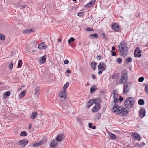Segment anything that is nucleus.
<instances>
[{"label": "nucleus", "mask_w": 148, "mask_h": 148, "mask_svg": "<svg viewBox=\"0 0 148 148\" xmlns=\"http://www.w3.org/2000/svg\"><path fill=\"white\" fill-rule=\"evenodd\" d=\"M129 108L127 107L123 109L122 107H118V105H115L112 108L111 110L114 113L115 112L116 114L126 116L128 113Z\"/></svg>", "instance_id": "1"}, {"label": "nucleus", "mask_w": 148, "mask_h": 148, "mask_svg": "<svg viewBox=\"0 0 148 148\" xmlns=\"http://www.w3.org/2000/svg\"><path fill=\"white\" fill-rule=\"evenodd\" d=\"M128 79V72L125 70H123L121 73V77L119 80L120 83L125 84Z\"/></svg>", "instance_id": "2"}, {"label": "nucleus", "mask_w": 148, "mask_h": 148, "mask_svg": "<svg viewBox=\"0 0 148 148\" xmlns=\"http://www.w3.org/2000/svg\"><path fill=\"white\" fill-rule=\"evenodd\" d=\"M134 102V99L132 97H130L126 99L124 102V104L126 106H129L130 108L132 106Z\"/></svg>", "instance_id": "3"}, {"label": "nucleus", "mask_w": 148, "mask_h": 148, "mask_svg": "<svg viewBox=\"0 0 148 148\" xmlns=\"http://www.w3.org/2000/svg\"><path fill=\"white\" fill-rule=\"evenodd\" d=\"M66 92L65 90L61 91L59 93L60 100L61 101L65 100L66 98Z\"/></svg>", "instance_id": "4"}, {"label": "nucleus", "mask_w": 148, "mask_h": 148, "mask_svg": "<svg viewBox=\"0 0 148 148\" xmlns=\"http://www.w3.org/2000/svg\"><path fill=\"white\" fill-rule=\"evenodd\" d=\"M142 51L138 47H137L134 51V56L135 57H140L142 56L141 54Z\"/></svg>", "instance_id": "5"}, {"label": "nucleus", "mask_w": 148, "mask_h": 148, "mask_svg": "<svg viewBox=\"0 0 148 148\" xmlns=\"http://www.w3.org/2000/svg\"><path fill=\"white\" fill-rule=\"evenodd\" d=\"M28 141L26 139H23L17 143L18 145L21 147H25L28 143Z\"/></svg>", "instance_id": "6"}, {"label": "nucleus", "mask_w": 148, "mask_h": 148, "mask_svg": "<svg viewBox=\"0 0 148 148\" xmlns=\"http://www.w3.org/2000/svg\"><path fill=\"white\" fill-rule=\"evenodd\" d=\"M120 55L123 57H125L128 54V49H125L124 50H119Z\"/></svg>", "instance_id": "7"}, {"label": "nucleus", "mask_w": 148, "mask_h": 148, "mask_svg": "<svg viewBox=\"0 0 148 148\" xmlns=\"http://www.w3.org/2000/svg\"><path fill=\"white\" fill-rule=\"evenodd\" d=\"M106 64L104 62H101L98 65V69L99 70H101L102 71H104L106 69Z\"/></svg>", "instance_id": "8"}, {"label": "nucleus", "mask_w": 148, "mask_h": 148, "mask_svg": "<svg viewBox=\"0 0 148 148\" xmlns=\"http://www.w3.org/2000/svg\"><path fill=\"white\" fill-rule=\"evenodd\" d=\"M112 27V29L116 32L120 31L121 29L120 27L116 23H113Z\"/></svg>", "instance_id": "9"}, {"label": "nucleus", "mask_w": 148, "mask_h": 148, "mask_svg": "<svg viewBox=\"0 0 148 148\" xmlns=\"http://www.w3.org/2000/svg\"><path fill=\"white\" fill-rule=\"evenodd\" d=\"M118 47L119 50H124L125 49H128L126 44L124 42H122Z\"/></svg>", "instance_id": "10"}, {"label": "nucleus", "mask_w": 148, "mask_h": 148, "mask_svg": "<svg viewBox=\"0 0 148 148\" xmlns=\"http://www.w3.org/2000/svg\"><path fill=\"white\" fill-rule=\"evenodd\" d=\"M128 83L125 84L123 87V92L124 93L126 94L130 90V86L128 85Z\"/></svg>", "instance_id": "11"}, {"label": "nucleus", "mask_w": 148, "mask_h": 148, "mask_svg": "<svg viewBox=\"0 0 148 148\" xmlns=\"http://www.w3.org/2000/svg\"><path fill=\"white\" fill-rule=\"evenodd\" d=\"M145 110L144 108H141L140 110V117L141 118H143L145 116Z\"/></svg>", "instance_id": "12"}, {"label": "nucleus", "mask_w": 148, "mask_h": 148, "mask_svg": "<svg viewBox=\"0 0 148 148\" xmlns=\"http://www.w3.org/2000/svg\"><path fill=\"white\" fill-rule=\"evenodd\" d=\"M46 55H45L39 58L38 59V62L40 64H42L45 63L46 60Z\"/></svg>", "instance_id": "13"}, {"label": "nucleus", "mask_w": 148, "mask_h": 148, "mask_svg": "<svg viewBox=\"0 0 148 148\" xmlns=\"http://www.w3.org/2000/svg\"><path fill=\"white\" fill-rule=\"evenodd\" d=\"M132 136L134 139L138 140H141V138L139 134L137 133H134L132 134Z\"/></svg>", "instance_id": "14"}, {"label": "nucleus", "mask_w": 148, "mask_h": 148, "mask_svg": "<svg viewBox=\"0 0 148 148\" xmlns=\"http://www.w3.org/2000/svg\"><path fill=\"white\" fill-rule=\"evenodd\" d=\"M64 134H60L58 135L56 138V140L58 141H61L64 138Z\"/></svg>", "instance_id": "15"}, {"label": "nucleus", "mask_w": 148, "mask_h": 148, "mask_svg": "<svg viewBox=\"0 0 148 148\" xmlns=\"http://www.w3.org/2000/svg\"><path fill=\"white\" fill-rule=\"evenodd\" d=\"M100 105L99 104H96L94 108L92 109V111L94 112H97L100 109Z\"/></svg>", "instance_id": "16"}, {"label": "nucleus", "mask_w": 148, "mask_h": 148, "mask_svg": "<svg viewBox=\"0 0 148 148\" xmlns=\"http://www.w3.org/2000/svg\"><path fill=\"white\" fill-rule=\"evenodd\" d=\"M38 47L39 49L42 50L45 49L47 46L44 42H42L39 45Z\"/></svg>", "instance_id": "17"}, {"label": "nucleus", "mask_w": 148, "mask_h": 148, "mask_svg": "<svg viewBox=\"0 0 148 148\" xmlns=\"http://www.w3.org/2000/svg\"><path fill=\"white\" fill-rule=\"evenodd\" d=\"M95 101L94 99H92L90 100L87 103V105L86 106V107L87 108H89L91 106L93 103H94Z\"/></svg>", "instance_id": "18"}, {"label": "nucleus", "mask_w": 148, "mask_h": 148, "mask_svg": "<svg viewBox=\"0 0 148 148\" xmlns=\"http://www.w3.org/2000/svg\"><path fill=\"white\" fill-rule=\"evenodd\" d=\"M95 0H92L90 1L85 6L87 8H89L92 6L95 3Z\"/></svg>", "instance_id": "19"}, {"label": "nucleus", "mask_w": 148, "mask_h": 148, "mask_svg": "<svg viewBox=\"0 0 148 148\" xmlns=\"http://www.w3.org/2000/svg\"><path fill=\"white\" fill-rule=\"evenodd\" d=\"M58 144L57 142L55 140H52L50 144V146L53 148L55 147Z\"/></svg>", "instance_id": "20"}, {"label": "nucleus", "mask_w": 148, "mask_h": 148, "mask_svg": "<svg viewBox=\"0 0 148 148\" xmlns=\"http://www.w3.org/2000/svg\"><path fill=\"white\" fill-rule=\"evenodd\" d=\"M34 31V29H30L24 30L23 33L24 34H29L33 32Z\"/></svg>", "instance_id": "21"}, {"label": "nucleus", "mask_w": 148, "mask_h": 148, "mask_svg": "<svg viewBox=\"0 0 148 148\" xmlns=\"http://www.w3.org/2000/svg\"><path fill=\"white\" fill-rule=\"evenodd\" d=\"M44 142V141L43 140H41L36 143L34 144L33 146L34 147H37L43 144Z\"/></svg>", "instance_id": "22"}, {"label": "nucleus", "mask_w": 148, "mask_h": 148, "mask_svg": "<svg viewBox=\"0 0 148 148\" xmlns=\"http://www.w3.org/2000/svg\"><path fill=\"white\" fill-rule=\"evenodd\" d=\"M35 91L34 92V95L35 96H38L40 94V88L38 87H36L35 89Z\"/></svg>", "instance_id": "23"}, {"label": "nucleus", "mask_w": 148, "mask_h": 148, "mask_svg": "<svg viewBox=\"0 0 148 148\" xmlns=\"http://www.w3.org/2000/svg\"><path fill=\"white\" fill-rule=\"evenodd\" d=\"M90 37L91 39H94V38H97L98 37V36L97 34L95 33L90 34Z\"/></svg>", "instance_id": "24"}, {"label": "nucleus", "mask_w": 148, "mask_h": 148, "mask_svg": "<svg viewBox=\"0 0 148 148\" xmlns=\"http://www.w3.org/2000/svg\"><path fill=\"white\" fill-rule=\"evenodd\" d=\"M101 117V114L100 113H97L94 116V119L95 120H98Z\"/></svg>", "instance_id": "25"}, {"label": "nucleus", "mask_w": 148, "mask_h": 148, "mask_svg": "<svg viewBox=\"0 0 148 148\" xmlns=\"http://www.w3.org/2000/svg\"><path fill=\"white\" fill-rule=\"evenodd\" d=\"M37 112H34L32 113V115L31 116V117L32 119H34L37 116Z\"/></svg>", "instance_id": "26"}, {"label": "nucleus", "mask_w": 148, "mask_h": 148, "mask_svg": "<svg viewBox=\"0 0 148 148\" xmlns=\"http://www.w3.org/2000/svg\"><path fill=\"white\" fill-rule=\"evenodd\" d=\"M109 134L110 139L114 140L116 138V136L114 134L112 133H109Z\"/></svg>", "instance_id": "27"}, {"label": "nucleus", "mask_w": 148, "mask_h": 148, "mask_svg": "<svg viewBox=\"0 0 148 148\" xmlns=\"http://www.w3.org/2000/svg\"><path fill=\"white\" fill-rule=\"evenodd\" d=\"M94 103L95 104H99V103L101 102V99H100L97 98L94 100Z\"/></svg>", "instance_id": "28"}, {"label": "nucleus", "mask_w": 148, "mask_h": 148, "mask_svg": "<svg viewBox=\"0 0 148 148\" xmlns=\"http://www.w3.org/2000/svg\"><path fill=\"white\" fill-rule=\"evenodd\" d=\"M97 90V88L95 85H93L90 89V91L91 93Z\"/></svg>", "instance_id": "29"}, {"label": "nucleus", "mask_w": 148, "mask_h": 148, "mask_svg": "<svg viewBox=\"0 0 148 148\" xmlns=\"http://www.w3.org/2000/svg\"><path fill=\"white\" fill-rule=\"evenodd\" d=\"M96 64L97 63L94 62H92L91 64V67L94 71L96 69L95 66Z\"/></svg>", "instance_id": "30"}, {"label": "nucleus", "mask_w": 148, "mask_h": 148, "mask_svg": "<svg viewBox=\"0 0 148 148\" xmlns=\"http://www.w3.org/2000/svg\"><path fill=\"white\" fill-rule=\"evenodd\" d=\"M25 93L26 91L25 90H23L22 91L19 95V97H23L25 96Z\"/></svg>", "instance_id": "31"}, {"label": "nucleus", "mask_w": 148, "mask_h": 148, "mask_svg": "<svg viewBox=\"0 0 148 148\" xmlns=\"http://www.w3.org/2000/svg\"><path fill=\"white\" fill-rule=\"evenodd\" d=\"M27 134L25 131H23L21 132L20 135L21 136H25L27 135Z\"/></svg>", "instance_id": "32"}, {"label": "nucleus", "mask_w": 148, "mask_h": 148, "mask_svg": "<svg viewBox=\"0 0 148 148\" xmlns=\"http://www.w3.org/2000/svg\"><path fill=\"white\" fill-rule=\"evenodd\" d=\"M138 103L139 105H143L144 104V101L142 99H140L138 101Z\"/></svg>", "instance_id": "33"}, {"label": "nucleus", "mask_w": 148, "mask_h": 148, "mask_svg": "<svg viewBox=\"0 0 148 148\" xmlns=\"http://www.w3.org/2000/svg\"><path fill=\"white\" fill-rule=\"evenodd\" d=\"M116 90H114L113 92V93L114 95V98H117V97L118 96V94L117 93H116Z\"/></svg>", "instance_id": "34"}, {"label": "nucleus", "mask_w": 148, "mask_h": 148, "mask_svg": "<svg viewBox=\"0 0 148 148\" xmlns=\"http://www.w3.org/2000/svg\"><path fill=\"white\" fill-rule=\"evenodd\" d=\"M132 58L130 57H127L126 60V63L128 64L129 63L131 62L132 61Z\"/></svg>", "instance_id": "35"}, {"label": "nucleus", "mask_w": 148, "mask_h": 148, "mask_svg": "<svg viewBox=\"0 0 148 148\" xmlns=\"http://www.w3.org/2000/svg\"><path fill=\"white\" fill-rule=\"evenodd\" d=\"M69 85V83L68 82H66L63 88V89L64 90H65L66 91V90L67 87H68Z\"/></svg>", "instance_id": "36"}, {"label": "nucleus", "mask_w": 148, "mask_h": 148, "mask_svg": "<svg viewBox=\"0 0 148 148\" xmlns=\"http://www.w3.org/2000/svg\"><path fill=\"white\" fill-rule=\"evenodd\" d=\"M118 74L115 73L112 76V78L114 79H117L118 77Z\"/></svg>", "instance_id": "37"}, {"label": "nucleus", "mask_w": 148, "mask_h": 148, "mask_svg": "<svg viewBox=\"0 0 148 148\" xmlns=\"http://www.w3.org/2000/svg\"><path fill=\"white\" fill-rule=\"evenodd\" d=\"M75 41L74 38L73 37H71L70 39H69L68 41V44H70L71 42H74Z\"/></svg>", "instance_id": "38"}, {"label": "nucleus", "mask_w": 148, "mask_h": 148, "mask_svg": "<svg viewBox=\"0 0 148 148\" xmlns=\"http://www.w3.org/2000/svg\"><path fill=\"white\" fill-rule=\"evenodd\" d=\"M5 36L3 34H1L0 33V39L2 40H3L5 39Z\"/></svg>", "instance_id": "39"}, {"label": "nucleus", "mask_w": 148, "mask_h": 148, "mask_svg": "<svg viewBox=\"0 0 148 148\" xmlns=\"http://www.w3.org/2000/svg\"><path fill=\"white\" fill-rule=\"evenodd\" d=\"M13 66V64L12 62H10L9 65V68L11 70L12 69Z\"/></svg>", "instance_id": "40"}, {"label": "nucleus", "mask_w": 148, "mask_h": 148, "mask_svg": "<svg viewBox=\"0 0 148 148\" xmlns=\"http://www.w3.org/2000/svg\"><path fill=\"white\" fill-rule=\"evenodd\" d=\"M117 62L119 64H120L122 62V59L121 58H118L117 59Z\"/></svg>", "instance_id": "41"}, {"label": "nucleus", "mask_w": 148, "mask_h": 148, "mask_svg": "<svg viewBox=\"0 0 148 148\" xmlns=\"http://www.w3.org/2000/svg\"><path fill=\"white\" fill-rule=\"evenodd\" d=\"M84 13L83 12H79L78 13V16L79 17L82 16L84 15Z\"/></svg>", "instance_id": "42"}, {"label": "nucleus", "mask_w": 148, "mask_h": 148, "mask_svg": "<svg viewBox=\"0 0 148 148\" xmlns=\"http://www.w3.org/2000/svg\"><path fill=\"white\" fill-rule=\"evenodd\" d=\"M145 90L146 92L148 94V84L145 87Z\"/></svg>", "instance_id": "43"}, {"label": "nucleus", "mask_w": 148, "mask_h": 148, "mask_svg": "<svg viewBox=\"0 0 148 148\" xmlns=\"http://www.w3.org/2000/svg\"><path fill=\"white\" fill-rule=\"evenodd\" d=\"M144 80V78L143 77H140L138 79L139 82H143Z\"/></svg>", "instance_id": "44"}, {"label": "nucleus", "mask_w": 148, "mask_h": 148, "mask_svg": "<svg viewBox=\"0 0 148 148\" xmlns=\"http://www.w3.org/2000/svg\"><path fill=\"white\" fill-rule=\"evenodd\" d=\"M114 99V100L112 102H113L114 103L115 102V103H118L119 101V100L117 98H115Z\"/></svg>", "instance_id": "45"}, {"label": "nucleus", "mask_w": 148, "mask_h": 148, "mask_svg": "<svg viewBox=\"0 0 148 148\" xmlns=\"http://www.w3.org/2000/svg\"><path fill=\"white\" fill-rule=\"evenodd\" d=\"M86 30L88 31H93V29L91 28H88L86 29Z\"/></svg>", "instance_id": "46"}, {"label": "nucleus", "mask_w": 148, "mask_h": 148, "mask_svg": "<svg viewBox=\"0 0 148 148\" xmlns=\"http://www.w3.org/2000/svg\"><path fill=\"white\" fill-rule=\"evenodd\" d=\"M10 94V92H6L5 94V96H9Z\"/></svg>", "instance_id": "47"}, {"label": "nucleus", "mask_w": 148, "mask_h": 148, "mask_svg": "<svg viewBox=\"0 0 148 148\" xmlns=\"http://www.w3.org/2000/svg\"><path fill=\"white\" fill-rule=\"evenodd\" d=\"M119 100L120 102H121L123 100V98L121 97V96H120Z\"/></svg>", "instance_id": "48"}, {"label": "nucleus", "mask_w": 148, "mask_h": 148, "mask_svg": "<svg viewBox=\"0 0 148 148\" xmlns=\"http://www.w3.org/2000/svg\"><path fill=\"white\" fill-rule=\"evenodd\" d=\"M145 145V143L144 142H142V143H140V144H138L139 146L140 147L143 146Z\"/></svg>", "instance_id": "49"}, {"label": "nucleus", "mask_w": 148, "mask_h": 148, "mask_svg": "<svg viewBox=\"0 0 148 148\" xmlns=\"http://www.w3.org/2000/svg\"><path fill=\"white\" fill-rule=\"evenodd\" d=\"M69 63V61L68 60H67V59H66L64 60V64H67Z\"/></svg>", "instance_id": "50"}, {"label": "nucleus", "mask_w": 148, "mask_h": 148, "mask_svg": "<svg viewBox=\"0 0 148 148\" xmlns=\"http://www.w3.org/2000/svg\"><path fill=\"white\" fill-rule=\"evenodd\" d=\"M111 55L113 56H115L116 55V53L115 51L112 52Z\"/></svg>", "instance_id": "51"}, {"label": "nucleus", "mask_w": 148, "mask_h": 148, "mask_svg": "<svg viewBox=\"0 0 148 148\" xmlns=\"http://www.w3.org/2000/svg\"><path fill=\"white\" fill-rule=\"evenodd\" d=\"M96 58L97 60H99L101 59V56L100 55H98L97 56Z\"/></svg>", "instance_id": "52"}, {"label": "nucleus", "mask_w": 148, "mask_h": 148, "mask_svg": "<svg viewBox=\"0 0 148 148\" xmlns=\"http://www.w3.org/2000/svg\"><path fill=\"white\" fill-rule=\"evenodd\" d=\"M92 78L95 80L96 79V77H95V76L94 75V74H92Z\"/></svg>", "instance_id": "53"}, {"label": "nucleus", "mask_w": 148, "mask_h": 148, "mask_svg": "<svg viewBox=\"0 0 148 148\" xmlns=\"http://www.w3.org/2000/svg\"><path fill=\"white\" fill-rule=\"evenodd\" d=\"M88 126L90 128H92V124L91 123H89L88 124Z\"/></svg>", "instance_id": "54"}, {"label": "nucleus", "mask_w": 148, "mask_h": 148, "mask_svg": "<svg viewBox=\"0 0 148 148\" xmlns=\"http://www.w3.org/2000/svg\"><path fill=\"white\" fill-rule=\"evenodd\" d=\"M101 35L104 38H105L106 37V35L104 33H102Z\"/></svg>", "instance_id": "55"}, {"label": "nucleus", "mask_w": 148, "mask_h": 148, "mask_svg": "<svg viewBox=\"0 0 148 148\" xmlns=\"http://www.w3.org/2000/svg\"><path fill=\"white\" fill-rule=\"evenodd\" d=\"M26 5H23L22 6V8H21L20 9H24V8H25L26 7Z\"/></svg>", "instance_id": "56"}, {"label": "nucleus", "mask_w": 148, "mask_h": 148, "mask_svg": "<svg viewBox=\"0 0 148 148\" xmlns=\"http://www.w3.org/2000/svg\"><path fill=\"white\" fill-rule=\"evenodd\" d=\"M22 66L21 64H20V63H18V67H21Z\"/></svg>", "instance_id": "57"}, {"label": "nucleus", "mask_w": 148, "mask_h": 148, "mask_svg": "<svg viewBox=\"0 0 148 148\" xmlns=\"http://www.w3.org/2000/svg\"><path fill=\"white\" fill-rule=\"evenodd\" d=\"M66 72L68 73H70V70L69 69H67L66 70Z\"/></svg>", "instance_id": "58"}, {"label": "nucleus", "mask_w": 148, "mask_h": 148, "mask_svg": "<svg viewBox=\"0 0 148 148\" xmlns=\"http://www.w3.org/2000/svg\"><path fill=\"white\" fill-rule=\"evenodd\" d=\"M115 47L114 46H113L112 47V50L113 51H114L115 50Z\"/></svg>", "instance_id": "59"}, {"label": "nucleus", "mask_w": 148, "mask_h": 148, "mask_svg": "<svg viewBox=\"0 0 148 148\" xmlns=\"http://www.w3.org/2000/svg\"><path fill=\"white\" fill-rule=\"evenodd\" d=\"M100 71H99L98 73L99 74H101L102 73V71H102L101 70H99Z\"/></svg>", "instance_id": "60"}, {"label": "nucleus", "mask_w": 148, "mask_h": 148, "mask_svg": "<svg viewBox=\"0 0 148 148\" xmlns=\"http://www.w3.org/2000/svg\"><path fill=\"white\" fill-rule=\"evenodd\" d=\"M25 51H28L29 49L27 47H26L25 49Z\"/></svg>", "instance_id": "61"}, {"label": "nucleus", "mask_w": 148, "mask_h": 148, "mask_svg": "<svg viewBox=\"0 0 148 148\" xmlns=\"http://www.w3.org/2000/svg\"><path fill=\"white\" fill-rule=\"evenodd\" d=\"M32 127V124H29L28 128L29 129H30Z\"/></svg>", "instance_id": "62"}, {"label": "nucleus", "mask_w": 148, "mask_h": 148, "mask_svg": "<svg viewBox=\"0 0 148 148\" xmlns=\"http://www.w3.org/2000/svg\"><path fill=\"white\" fill-rule=\"evenodd\" d=\"M92 128L93 129H95L96 128V127L95 126H92Z\"/></svg>", "instance_id": "63"}, {"label": "nucleus", "mask_w": 148, "mask_h": 148, "mask_svg": "<svg viewBox=\"0 0 148 148\" xmlns=\"http://www.w3.org/2000/svg\"><path fill=\"white\" fill-rule=\"evenodd\" d=\"M34 45L36 46H37V42H34Z\"/></svg>", "instance_id": "64"}]
</instances>
